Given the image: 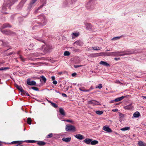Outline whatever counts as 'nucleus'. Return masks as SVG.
<instances>
[{
  "label": "nucleus",
  "instance_id": "nucleus-7",
  "mask_svg": "<svg viewBox=\"0 0 146 146\" xmlns=\"http://www.w3.org/2000/svg\"><path fill=\"white\" fill-rule=\"evenodd\" d=\"M27 84L30 86H36V83L35 81H30L29 78L27 79Z\"/></svg>",
  "mask_w": 146,
  "mask_h": 146
},
{
  "label": "nucleus",
  "instance_id": "nucleus-57",
  "mask_svg": "<svg viewBox=\"0 0 146 146\" xmlns=\"http://www.w3.org/2000/svg\"><path fill=\"white\" fill-rule=\"evenodd\" d=\"M120 59V58H115L114 60H117Z\"/></svg>",
  "mask_w": 146,
  "mask_h": 146
},
{
  "label": "nucleus",
  "instance_id": "nucleus-60",
  "mask_svg": "<svg viewBox=\"0 0 146 146\" xmlns=\"http://www.w3.org/2000/svg\"><path fill=\"white\" fill-rule=\"evenodd\" d=\"M4 70V67H2L0 68V70Z\"/></svg>",
  "mask_w": 146,
  "mask_h": 146
},
{
  "label": "nucleus",
  "instance_id": "nucleus-38",
  "mask_svg": "<svg viewBox=\"0 0 146 146\" xmlns=\"http://www.w3.org/2000/svg\"><path fill=\"white\" fill-rule=\"evenodd\" d=\"M44 5V4H43L42 5H41L35 11V13H37V11L38 10H39L40 9L42 8L43 6Z\"/></svg>",
  "mask_w": 146,
  "mask_h": 146
},
{
  "label": "nucleus",
  "instance_id": "nucleus-6",
  "mask_svg": "<svg viewBox=\"0 0 146 146\" xmlns=\"http://www.w3.org/2000/svg\"><path fill=\"white\" fill-rule=\"evenodd\" d=\"M88 103L89 104H92L93 106L98 105H100V103L94 100H92L88 102Z\"/></svg>",
  "mask_w": 146,
  "mask_h": 146
},
{
  "label": "nucleus",
  "instance_id": "nucleus-31",
  "mask_svg": "<svg viewBox=\"0 0 146 146\" xmlns=\"http://www.w3.org/2000/svg\"><path fill=\"white\" fill-rule=\"evenodd\" d=\"M96 113L98 115H101L103 114V112L102 111H96Z\"/></svg>",
  "mask_w": 146,
  "mask_h": 146
},
{
  "label": "nucleus",
  "instance_id": "nucleus-28",
  "mask_svg": "<svg viewBox=\"0 0 146 146\" xmlns=\"http://www.w3.org/2000/svg\"><path fill=\"white\" fill-rule=\"evenodd\" d=\"M98 141L97 140L91 141V144L92 145H95L98 143Z\"/></svg>",
  "mask_w": 146,
  "mask_h": 146
},
{
  "label": "nucleus",
  "instance_id": "nucleus-25",
  "mask_svg": "<svg viewBox=\"0 0 146 146\" xmlns=\"http://www.w3.org/2000/svg\"><path fill=\"white\" fill-rule=\"evenodd\" d=\"M79 89L80 91L84 92H88L90 90V89L85 90L84 88L83 87L80 88Z\"/></svg>",
  "mask_w": 146,
  "mask_h": 146
},
{
  "label": "nucleus",
  "instance_id": "nucleus-41",
  "mask_svg": "<svg viewBox=\"0 0 146 146\" xmlns=\"http://www.w3.org/2000/svg\"><path fill=\"white\" fill-rule=\"evenodd\" d=\"M119 117L120 118L123 117H124V115L122 113L119 112Z\"/></svg>",
  "mask_w": 146,
  "mask_h": 146
},
{
  "label": "nucleus",
  "instance_id": "nucleus-15",
  "mask_svg": "<svg viewBox=\"0 0 146 146\" xmlns=\"http://www.w3.org/2000/svg\"><path fill=\"white\" fill-rule=\"evenodd\" d=\"M133 108L131 104L124 106L123 108L125 110H130Z\"/></svg>",
  "mask_w": 146,
  "mask_h": 146
},
{
  "label": "nucleus",
  "instance_id": "nucleus-63",
  "mask_svg": "<svg viewBox=\"0 0 146 146\" xmlns=\"http://www.w3.org/2000/svg\"><path fill=\"white\" fill-rule=\"evenodd\" d=\"M106 51H111V50H110V49H107V50H106Z\"/></svg>",
  "mask_w": 146,
  "mask_h": 146
},
{
  "label": "nucleus",
  "instance_id": "nucleus-21",
  "mask_svg": "<svg viewBox=\"0 0 146 146\" xmlns=\"http://www.w3.org/2000/svg\"><path fill=\"white\" fill-rule=\"evenodd\" d=\"M99 54H101L100 56H110V52H101Z\"/></svg>",
  "mask_w": 146,
  "mask_h": 146
},
{
  "label": "nucleus",
  "instance_id": "nucleus-53",
  "mask_svg": "<svg viewBox=\"0 0 146 146\" xmlns=\"http://www.w3.org/2000/svg\"><path fill=\"white\" fill-rule=\"evenodd\" d=\"M81 66H79V65H74V67L75 68H77L78 67Z\"/></svg>",
  "mask_w": 146,
  "mask_h": 146
},
{
  "label": "nucleus",
  "instance_id": "nucleus-58",
  "mask_svg": "<svg viewBox=\"0 0 146 146\" xmlns=\"http://www.w3.org/2000/svg\"><path fill=\"white\" fill-rule=\"evenodd\" d=\"M36 142V141L33 140H31V143H35Z\"/></svg>",
  "mask_w": 146,
  "mask_h": 146
},
{
  "label": "nucleus",
  "instance_id": "nucleus-18",
  "mask_svg": "<svg viewBox=\"0 0 146 146\" xmlns=\"http://www.w3.org/2000/svg\"><path fill=\"white\" fill-rule=\"evenodd\" d=\"M15 87L17 88L21 92V93H22L23 92H24V90L23 89L21 86H19L17 85L16 84L15 85Z\"/></svg>",
  "mask_w": 146,
  "mask_h": 146
},
{
  "label": "nucleus",
  "instance_id": "nucleus-11",
  "mask_svg": "<svg viewBox=\"0 0 146 146\" xmlns=\"http://www.w3.org/2000/svg\"><path fill=\"white\" fill-rule=\"evenodd\" d=\"M74 136L77 139L81 140L84 138V136L80 134H78L75 135Z\"/></svg>",
  "mask_w": 146,
  "mask_h": 146
},
{
  "label": "nucleus",
  "instance_id": "nucleus-54",
  "mask_svg": "<svg viewBox=\"0 0 146 146\" xmlns=\"http://www.w3.org/2000/svg\"><path fill=\"white\" fill-rule=\"evenodd\" d=\"M13 52H10V53H9L7 55H8V56H10V55H11V54H13Z\"/></svg>",
  "mask_w": 146,
  "mask_h": 146
},
{
  "label": "nucleus",
  "instance_id": "nucleus-45",
  "mask_svg": "<svg viewBox=\"0 0 146 146\" xmlns=\"http://www.w3.org/2000/svg\"><path fill=\"white\" fill-rule=\"evenodd\" d=\"M22 142H25L28 143H31V140H26L23 141H21Z\"/></svg>",
  "mask_w": 146,
  "mask_h": 146
},
{
  "label": "nucleus",
  "instance_id": "nucleus-51",
  "mask_svg": "<svg viewBox=\"0 0 146 146\" xmlns=\"http://www.w3.org/2000/svg\"><path fill=\"white\" fill-rule=\"evenodd\" d=\"M62 96H63L64 97H67L66 95V94H64V93L62 94Z\"/></svg>",
  "mask_w": 146,
  "mask_h": 146
},
{
  "label": "nucleus",
  "instance_id": "nucleus-62",
  "mask_svg": "<svg viewBox=\"0 0 146 146\" xmlns=\"http://www.w3.org/2000/svg\"><path fill=\"white\" fill-rule=\"evenodd\" d=\"M32 64L33 65H36L37 64L36 63H32Z\"/></svg>",
  "mask_w": 146,
  "mask_h": 146
},
{
  "label": "nucleus",
  "instance_id": "nucleus-5",
  "mask_svg": "<svg viewBox=\"0 0 146 146\" xmlns=\"http://www.w3.org/2000/svg\"><path fill=\"white\" fill-rule=\"evenodd\" d=\"M0 30L5 35H9L13 34H15V33L9 30H3V29H1Z\"/></svg>",
  "mask_w": 146,
  "mask_h": 146
},
{
  "label": "nucleus",
  "instance_id": "nucleus-3",
  "mask_svg": "<svg viewBox=\"0 0 146 146\" xmlns=\"http://www.w3.org/2000/svg\"><path fill=\"white\" fill-rule=\"evenodd\" d=\"M65 130L67 131H73L74 132L76 131V129L73 125H66Z\"/></svg>",
  "mask_w": 146,
  "mask_h": 146
},
{
  "label": "nucleus",
  "instance_id": "nucleus-27",
  "mask_svg": "<svg viewBox=\"0 0 146 146\" xmlns=\"http://www.w3.org/2000/svg\"><path fill=\"white\" fill-rule=\"evenodd\" d=\"M130 129V127H126L123 128H121V130L122 131H125L126 130H129Z\"/></svg>",
  "mask_w": 146,
  "mask_h": 146
},
{
  "label": "nucleus",
  "instance_id": "nucleus-56",
  "mask_svg": "<svg viewBox=\"0 0 146 146\" xmlns=\"http://www.w3.org/2000/svg\"><path fill=\"white\" fill-rule=\"evenodd\" d=\"M40 54V53H36V54H35V55L36 56H39V55Z\"/></svg>",
  "mask_w": 146,
  "mask_h": 146
},
{
  "label": "nucleus",
  "instance_id": "nucleus-30",
  "mask_svg": "<svg viewBox=\"0 0 146 146\" xmlns=\"http://www.w3.org/2000/svg\"><path fill=\"white\" fill-rule=\"evenodd\" d=\"M27 123L30 125L31 124V118L29 117L27 119Z\"/></svg>",
  "mask_w": 146,
  "mask_h": 146
},
{
  "label": "nucleus",
  "instance_id": "nucleus-29",
  "mask_svg": "<svg viewBox=\"0 0 146 146\" xmlns=\"http://www.w3.org/2000/svg\"><path fill=\"white\" fill-rule=\"evenodd\" d=\"M74 43L80 46H81L82 44V43L80 41H76L74 42Z\"/></svg>",
  "mask_w": 146,
  "mask_h": 146
},
{
  "label": "nucleus",
  "instance_id": "nucleus-34",
  "mask_svg": "<svg viewBox=\"0 0 146 146\" xmlns=\"http://www.w3.org/2000/svg\"><path fill=\"white\" fill-rule=\"evenodd\" d=\"M102 87V84H99L97 86H96V88L101 89Z\"/></svg>",
  "mask_w": 146,
  "mask_h": 146
},
{
  "label": "nucleus",
  "instance_id": "nucleus-19",
  "mask_svg": "<svg viewBox=\"0 0 146 146\" xmlns=\"http://www.w3.org/2000/svg\"><path fill=\"white\" fill-rule=\"evenodd\" d=\"M47 101L49 103H50L51 105L54 108H57L58 107V105L56 104L55 103H53L48 100H47Z\"/></svg>",
  "mask_w": 146,
  "mask_h": 146
},
{
  "label": "nucleus",
  "instance_id": "nucleus-52",
  "mask_svg": "<svg viewBox=\"0 0 146 146\" xmlns=\"http://www.w3.org/2000/svg\"><path fill=\"white\" fill-rule=\"evenodd\" d=\"M112 111H114V112L117 111H118V109H113L112 110Z\"/></svg>",
  "mask_w": 146,
  "mask_h": 146
},
{
  "label": "nucleus",
  "instance_id": "nucleus-55",
  "mask_svg": "<svg viewBox=\"0 0 146 146\" xmlns=\"http://www.w3.org/2000/svg\"><path fill=\"white\" fill-rule=\"evenodd\" d=\"M51 78L52 80H54L55 79V77L54 76H52L51 77Z\"/></svg>",
  "mask_w": 146,
  "mask_h": 146
},
{
  "label": "nucleus",
  "instance_id": "nucleus-64",
  "mask_svg": "<svg viewBox=\"0 0 146 146\" xmlns=\"http://www.w3.org/2000/svg\"><path fill=\"white\" fill-rule=\"evenodd\" d=\"M92 89H93V88H92V86H91V87L90 88V89H90V90H92Z\"/></svg>",
  "mask_w": 146,
  "mask_h": 146
},
{
  "label": "nucleus",
  "instance_id": "nucleus-61",
  "mask_svg": "<svg viewBox=\"0 0 146 146\" xmlns=\"http://www.w3.org/2000/svg\"><path fill=\"white\" fill-rule=\"evenodd\" d=\"M90 2H89V3H88L87 4V5L86 6V7L88 9V5H89L90 4Z\"/></svg>",
  "mask_w": 146,
  "mask_h": 146
},
{
  "label": "nucleus",
  "instance_id": "nucleus-20",
  "mask_svg": "<svg viewBox=\"0 0 146 146\" xmlns=\"http://www.w3.org/2000/svg\"><path fill=\"white\" fill-rule=\"evenodd\" d=\"M140 115V113L138 111H136L133 114V116L135 118H137Z\"/></svg>",
  "mask_w": 146,
  "mask_h": 146
},
{
  "label": "nucleus",
  "instance_id": "nucleus-2",
  "mask_svg": "<svg viewBox=\"0 0 146 146\" xmlns=\"http://www.w3.org/2000/svg\"><path fill=\"white\" fill-rule=\"evenodd\" d=\"M38 18L40 19L41 21V23L42 24L40 25L41 26H43L46 24L47 21L45 17L43 14H41L38 17Z\"/></svg>",
  "mask_w": 146,
  "mask_h": 146
},
{
  "label": "nucleus",
  "instance_id": "nucleus-50",
  "mask_svg": "<svg viewBox=\"0 0 146 146\" xmlns=\"http://www.w3.org/2000/svg\"><path fill=\"white\" fill-rule=\"evenodd\" d=\"M76 75V73L75 72V73H72V76L74 77V76H75Z\"/></svg>",
  "mask_w": 146,
  "mask_h": 146
},
{
  "label": "nucleus",
  "instance_id": "nucleus-32",
  "mask_svg": "<svg viewBox=\"0 0 146 146\" xmlns=\"http://www.w3.org/2000/svg\"><path fill=\"white\" fill-rule=\"evenodd\" d=\"M21 94L22 95H23V94H26L27 96H30L29 94L26 91H25L24 90V92H23L22 93H21Z\"/></svg>",
  "mask_w": 146,
  "mask_h": 146
},
{
  "label": "nucleus",
  "instance_id": "nucleus-17",
  "mask_svg": "<svg viewBox=\"0 0 146 146\" xmlns=\"http://www.w3.org/2000/svg\"><path fill=\"white\" fill-rule=\"evenodd\" d=\"M100 64H102L104 66H110V64L107 63V62L104 61H101L99 63Z\"/></svg>",
  "mask_w": 146,
  "mask_h": 146
},
{
  "label": "nucleus",
  "instance_id": "nucleus-59",
  "mask_svg": "<svg viewBox=\"0 0 146 146\" xmlns=\"http://www.w3.org/2000/svg\"><path fill=\"white\" fill-rule=\"evenodd\" d=\"M9 68L8 67H4V70H6L7 69H9Z\"/></svg>",
  "mask_w": 146,
  "mask_h": 146
},
{
  "label": "nucleus",
  "instance_id": "nucleus-35",
  "mask_svg": "<svg viewBox=\"0 0 146 146\" xmlns=\"http://www.w3.org/2000/svg\"><path fill=\"white\" fill-rule=\"evenodd\" d=\"M92 48L94 50H98L101 49L102 48L101 47H98V48H97V47H92Z\"/></svg>",
  "mask_w": 146,
  "mask_h": 146
},
{
  "label": "nucleus",
  "instance_id": "nucleus-40",
  "mask_svg": "<svg viewBox=\"0 0 146 146\" xmlns=\"http://www.w3.org/2000/svg\"><path fill=\"white\" fill-rule=\"evenodd\" d=\"M115 83L117 84H123L119 80H116L115 81Z\"/></svg>",
  "mask_w": 146,
  "mask_h": 146
},
{
  "label": "nucleus",
  "instance_id": "nucleus-39",
  "mask_svg": "<svg viewBox=\"0 0 146 146\" xmlns=\"http://www.w3.org/2000/svg\"><path fill=\"white\" fill-rule=\"evenodd\" d=\"M31 88L33 90L36 91H38L39 89L38 88L35 87H33Z\"/></svg>",
  "mask_w": 146,
  "mask_h": 146
},
{
  "label": "nucleus",
  "instance_id": "nucleus-13",
  "mask_svg": "<svg viewBox=\"0 0 146 146\" xmlns=\"http://www.w3.org/2000/svg\"><path fill=\"white\" fill-rule=\"evenodd\" d=\"M34 38L39 41L43 42L44 44H45L44 40L42 38L38 36H34Z\"/></svg>",
  "mask_w": 146,
  "mask_h": 146
},
{
  "label": "nucleus",
  "instance_id": "nucleus-16",
  "mask_svg": "<svg viewBox=\"0 0 146 146\" xmlns=\"http://www.w3.org/2000/svg\"><path fill=\"white\" fill-rule=\"evenodd\" d=\"M92 140V139H90L86 138L84 140V142L87 144H91Z\"/></svg>",
  "mask_w": 146,
  "mask_h": 146
},
{
  "label": "nucleus",
  "instance_id": "nucleus-4",
  "mask_svg": "<svg viewBox=\"0 0 146 146\" xmlns=\"http://www.w3.org/2000/svg\"><path fill=\"white\" fill-rule=\"evenodd\" d=\"M7 0H4L5 1V3H4L3 5V6L2 7V12L3 13H7L4 12V11H5L6 10L7 8H6V7H8L10 6V5H9V2L10 1V0H8V2L7 3H6Z\"/></svg>",
  "mask_w": 146,
  "mask_h": 146
},
{
  "label": "nucleus",
  "instance_id": "nucleus-10",
  "mask_svg": "<svg viewBox=\"0 0 146 146\" xmlns=\"http://www.w3.org/2000/svg\"><path fill=\"white\" fill-rule=\"evenodd\" d=\"M128 96H123L117 98L115 99V101L116 102H118L122 100L125 98H127Z\"/></svg>",
  "mask_w": 146,
  "mask_h": 146
},
{
  "label": "nucleus",
  "instance_id": "nucleus-37",
  "mask_svg": "<svg viewBox=\"0 0 146 146\" xmlns=\"http://www.w3.org/2000/svg\"><path fill=\"white\" fill-rule=\"evenodd\" d=\"M121 37V36H117V37H114L113 38H112L111 40H117V39H119L120 37Z\"/></svg>",
  "mask_w": 146,
  "mask_h": 146
},
{
  "label": "nucleus",
  "instance_id": "nucleus-23",
  "mask_svg": "<svg viewBox=\"0 0 146 146\" xmlns=\"http://www.w3.org/2000/svg\"><path fill=\"white\" fill-rule=\"evenodd\" d=\"M37 144L40 146H43L46 144V143L43 141H38Z\"/></svg>",
  "mask_w": 146,
  "mask_h": 146
},
{
  "label": "nucleus",
  "instance_id": "nucleus-8",
  "mask_svg": "<svg viewBox=\"0 0 146 146\" xmlns=\"http://www.w3.org/2000/svg\"><path fill=\"white\" fill-rule=\"evenodd\" d=\"M74 0H65L63 3V5L66 6L68 4H71L74 2Z\"/></svg>",
  "mask_w": 146,
  "mask_h": 146
},
{
  "label": "nucleus",
  "instance_id": "nucleus-1",
  "mask_svg": "<svg viewBox=\"0 0 146 146\" xmlns=\"http://www.w3.org/2000/svg\"><path fill=\"white\" fill-rule=\"evenodd\" d=\"M133 52L132 51L127 50L126 51L123 52H119L118 51L110 52V56H124L125 55H128L133 54Z\"/></svg>",
  "mask_w": 146,
  "mask_h": 146
},
{
  "label": "nucleus",
  "instance_id": "nucleus-36",
  "mask_svg": "<svg viewBox=\"0 0 146 146\" xmlns=\"http://www.w3.org/2000/svg\"><path fill=\"white\" fill-rule=\"evenodd\" d=\"M37 0H32L30 3V5L32 6L37 1Z\"/></svg>",
  "mask_w": 146,
  "mask_h": 146
},
{
  "label": "nucleus",
  "instance_id": "nucleus-14",
  "mask_svg": "<svg viewBox=\"0 0 146 146\" xmlns=\"http://www.w3.org/2000/svg\"><path fill=\"white\" fill-rule=\"evenodd\" d=\"M71 140V137H63L62 139V140L64 141L66 143L70 142V141Z\"/></svg>",
  "mask_w": 146,
  "mask_h": 146
},
{
  "label": "nucleus",
  "instance_id": "nucleus-24",
  "mask_svg": "<svg viewBox=\"0 0 146 146\" xmlns=\"http://www.w3.org/2000/svg\"><path fill=\"white\" fill-rule=\"evenodd\" d=\"M138 144L139 146H145L146 145V144L145 143L141 141L139 142Z\"/></svg>",
  "mask_w": 146,
  "mask_h": 146
},
{
  "label": "nucleus",
  "instance_id": "nucleus-42",
  "mask_svg": "<svg viewBox=\"0 0 146 146\" xmlns=\"http://www.w3.org/2000/svg\"><path fill=\"white\" fill-rule=\"evenodd\" d=\"M52 135L53 134L52 133H50L47 135L46 137L47 138H51L52 136Z\"/></svg>",
  "mask_w": 146,
  "mask_h": 146
},
{
  "label": "nucleus",
  "instance_id": "nucleus-44",
  "mask_svg": "<svg viewBox=\"0 0 146 146\" xmlns=\"http://www.w3.org/2000/svg\"><path fill=\"white\" fill-rule=\"evenodd\" d=\"M20 58L22 61L24 62L25 61V59L21 56H20Z\"/></svg>",
  "mask_w": 146,
  "mask_h": 146
},
{
  "label": "nucleus",
  "instance_id": "nucleus-43",
  "mask_svg": "<svg viewBox=\"0 0 146 146\" xmlns=\"http://www.w3.org/2000/svg\"><path fill=\"white\" fill-rule=\"evenodd\" d=\"M64 121H66L68 122L72 123L73 121L72 120L70 119H67L66 120H62Z\"/></svg>",
  "mask_w": 146,
  "mask_h": 146
},
{
  "label": "nucleus",
  "instance_id": "nucleus-22",
  "mask_svg": "<svg viewBox=\"0 0 146 146\" xmlns=\"http://www.w3.org/2000/svg\"><path fill=\"white\" fill-rule=\"evenodd\" d=\"M59 112L61 114L63 115H65V111L64 109L62 108H59Z\"/></svg>",
  "mask_w": 146,
  "mask_h": 146
},
{
  "label": "nucleus",
  "instance_id": "nucleus-47",
  "mask_svg": "<svg viewBox=\"0 0 146 146\" xmlns=\"http://www.w3.org/2000/svg\"><path fill=\"white\" fill-rule=\"evenodd\" d=\"M72 34L73 35H74L76 37L78 36L79 35L78 33H73Z\"/></svg>",
  "mask_w": 146,
  "mask_h": 146
},
{
  "label": "nucleus",
  "instance_id": "nucleus-46",
  "mask_svg": "<svg viewBox=\"0 0 146 146\" xmlns=\"http://www.w3.org/2000/svg\"><path fill=\"white\" fill-rule=\"evenodd\" d=\"M88 27H89V28L90 29H92V26L90 24H88Z\"/></svg>",
  "mask_w": 146,
  "mask_h": 146
},
{
  "label": "nucleus",
  "instance_id": "nucleus-26",
  "mask_svg": "<svg viewBox=\"0 0 146 146\" xmlns=\"http://www.w3.org/2000/svg\"><path fill=\"white\" fill-rule=\"evenodd\" d=\"M41 79H40L41 81H43L45 83L46 81V78L44 76H40Z\"/></svg>",
  "mask_w": 146,
  "mask_h": 146
},
{
  "label": "nucleus",
  "instance_id": "nucleus-48",
  "mask_svg": "<svg viewBox=\"0 0 146 146\" xmlns=\"http://www.w3.org/2000/svg\"><path fill=\"white\" fill-rule=\"evenodd\" d=\"M20 141H13L11 142L13 144H16L17 143H19Z\"/></svg>",
  "mask_w": 146,
  "mask_h": 146
},
{
  "label": "nucleus",
  "instance_id": "nucleus-12",
  "mask_svg": "<svg viewBox=\"0 0 146 146\" xmlns=\"http://www.w3.org/2000/svg\"><path fill=\"white\" fill-rule=\"evenodd\" d=\"M11 27V26L9 23H5L1 27L0 30L3 29L7 27Z\"/></svg>",
  "mask_w": 146,
  "mask_h": 146
},
{
  "label": "nucleus",
  "instance_id": "nucleus-49",
  "mask_svg": "<svg viewBox=\"0 0 146 146\" xmlns=\"http://www.w3.org/2000/svg\"><path fill=\"white\" fill-rule=\"evenodd\" d=\"M53 83L54 84H56L57 83V82L56 80H54L53 82Z\"/></svg>",
  "mask_w": 146,
  "mask_h": 146
},
{
  "label": "nucleus",
  "instance_id": "nucleus-33",
  "mask_svg": "<svg viewBox=\"0 0 146 146\" xmlns=\"http://www.w3.org/2000/svg\"><path fill=\"white\" fill-rule=\"evenodd\" d=\"M70 54V52L68 51H65L64 53V55L65 56H68Z\"/></svg>",
  "mask_w": 146,
  "mask_h": 146
},
{
  "label": "nucleus",
  "instance_id": "nucleus-9",
  "mask_svg": "<svg viewBox=\"0 0 146 146\" xmlns=\"http://www.w3.org/2000/svg\"><path fill=\"white\" fill-rule=\"evenodd\" d=\"M103 128L104 130L107 132H111L112 131L111 129L107 125L104 126Z\"/></svg>",
  "mask_w": 146,
  "mask_h": 146
}]
</instances>
